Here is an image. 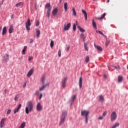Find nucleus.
Here are the masks:
<instances>
[{"mask_svg": "<svg viewBox=\"0 0 128 128\" xmlns=\"http://www.w3.org/2000/svg\"><path fill=\"white\" fill-rule=\"evenodd\" d=\"M45 8L48 9V10H52V7H50V3H48L46 4Z\"/></svg>", "mask_w": 128, "mask_h": 128, "instance_id": "obj_18", "label": "nucleus"}, {"mask_svg": "<svg viewBox=\"0 0 128 128\" xmlns=\"http://www.w3.org/2000/svg\"><path fill=\"white\" fill-rule=\"evenodd\" d=\"M76 94L72 96L70 106L72 104L73 102H74V100H76Z\"/></svg>", "mask_w": 128, "mask_h": 128, "instance_id": "obj_11", "label": "nucleus"}, {"mask_svg": "<svg viewBox=\"0 0 128 128\" xmlns=\"http://www.w3.org/2000/svg\"><path fill=\"white\" fill-rule=\"evenodd\" d=\"M68 116V112L63 111L62 112V115L61 116L60 118V122L59 124V126H62L64 124V122H66V118Z\"/></svg>", "mask_w": 128, "mask_h": 128, "instance_id": "obj_1", "label": "nucleus"}, {"mask_svg": "<svg viewBox=\"0 0 128 128\" xmlns=\"http://www.w3.org/2000/svg\"><path fill=\"white\" fill-rule=\"evenodd\" d=\"M9 56H10V55H8V54H6L4 55L3 58H4V62H8V60Z\"/></svg>", "mask_w": 128, "mask_h": 128, "instance_id": "obj_12", "label": "nucleus"}, {"mask_svg": "<svg viewBox=\"0 0 128 128\" xmlns=\"http://www.w3.org/2000/svg\"><path fill=\"white\" fill-rule=\"evenodd\" d=\"M94 47L96 48V44H94Z\"/></svg>", "mask_w": 128, "mask_h": 128, "instance_id": "obj_61", "label": "nucleus"}, {"mask_svg": "<svg viewBox=\"0 0 128 128\" xmlns=\"http://www.w3.org/2000/svg\"><path fill=\"white\" fill-rule=\"evenodd\" d=\"M124 80V78L122 77V76H118V82H122Z\"/></svg>", "mask_w": 128, "mask_h": 128, "instance_id": "obj_21", "label": "nucleus"}, {"mask_svg": "<svg viewBox=\"0 0 128 128\" xmlns=\"http://www.w3.org/2000/svg\"><path fill=\"white\" fill-rule=\"evenodd\" d=\"M84 48L86 50H87V52H88V44L86 43H84Z\"/></svg>", "mask_w": 128, "mask_h": 128, "instance_id": "obj_30", "label": "nucleus"}, {"mask_svg": "<svg viewBox=\"0 0 128 128\" xmlns=\"http://www.w3.org/2000/svg\"><path fill=\"white\" fill-rule=\"evenodd\" d=\"M54 44V40H52L50 41V48H53Z\"/></svg>", "mask_w": 128, "mask_h": 128, "instance_id": "obj_34", "label": "nucleus"}, {"mask_svg": "<svg viewBox=\"0 0 128 128\" xmlns=\"http://www.w3.org/2000/svg\"><path fill=\"white\" fill-rule=\"evenodd\" d=\"M42 94H40L39 97V100H42Z\"/></svg>", "mask_w": 128, "mask_h": 128, "instance_id": "obj_48", "label": "nucleus"}, {"mask_svg": "<svg viewBox=\"0 0 128 128\" xmlns=\"http://www.w3.org/2000/svg\"><path fill=\"white\" fill-rule=\"evenodd\" d=\"M41 82H42V84H44L46 82V77H42Z\"/></svg>", "mask_w": 128, "mask_h": 128, "instance_id": "obj_28", "label": "nucleus"}, {"mask_svg": "<svg viewBox=\"0 0 128 128\" xmlns=\"http://www.w3.org/2000/svg\"><path fill=\"white\" fill-rule=\"evenodd\" d=\"M22 3L21 2H19V3L16 4V6L17 8H18V6H22Z\"/></svg>", "mask_w": 128, "mask_h": 128, "instance_id": "obj_42", "label": "nucleus"}, {"mask_svg": "<svg viewBox=\"0 0 128 128\" xmlns=\"http://www.w3.org/2000/svg\"><path fill=\"white\" fill-rule=\"evenodd\" d=\"M82 12L84 16L85 20H88V14L86 13V12L84 10H82Z\"/></svg>", "mask_w": 128, "mask_h": 128, "instance_id": "obj_13", "label": "nucleus"}, {"mask_svg": "<svg viewBox=\"0 0 128 128\" xmlns=\"http://www.w3.org/2000/svg\"><path fill=\"white\" fill-rule=\"evenodd\" d=\"M30 19H28L27 22H26V28L27 30H30Z\"/></svg>", "mask_w": 128, "mask_h": 128, "instance_id": "obj_6", "label": "nucleus"}, {"mask_svg": "<svg viewBox=\"0 0 128 128\" xmlns=\"http://www.w3.org/2000/svg\"><path fill=\"white\" fill-rule=\"evenodd\" d=\"M86 62H90V56H86V58L85 59Z\"/></svg>", "mask_w": 128, "mask_h": 128, "instance_id": "obj_39", "label": "nucleus"}, {"mask_svg": "<svg viewBox=\"0 0 128 128\" xmlns=\"http://www.w3.org/2000/svg\"><path fill=\"white\" fill-rule=\"evenodd\" d=\"M40 29H36V38H40Z\"/></svg>", "mask_w": 128, "mask_h": 128, "instance_id": "obj_16", "label": "nucleus"}, {"mask_svg": "<svg viewBox=\"0 0 128 128\" xmlns=\"http://www.w3.org/2000/svg\"><path fill=\"white\" fill-rule=\"evenodd\" d=\"M72 12H73L74 16H76V9L74 8H72Z\"/></svg>", "mask_w": 128, "mask_h": 128, "instance_id": "obj_33", "label": "nucleus"}, {"mask_svg": "<svg viewBox=\"0 0 128 128\" xmlns=\"http://www.w3.org/2000/svg\"><path fill=\"white\" fill-rule=\"evenodd\" d=\"M104 38H106V40H108V37H106V35H104Z\"/></svg>", "mask_w": 128, "mask_h": 128, "instance_id": "obj_56", "label": "nucleus"}, {"mask_svg": "<svg viewBox=\"0 0 128 128\" xmlns=\"http://www.w3.org/2000/svg\"><path fill=\"white\" fill-rule=\"evenodd\" d=\"M50 9L47 10V17L48 18L50 16Z\"/></svg>", "mask_w": 128, "mask_h": 128, "instance_id": "obj_32", "label": "nucleus"}, {"mask_svg": "<svg viewBox=\"0 0 128 128\" xmlns=\"http://www.w3.org/2000/svg\"><path fill=\"white\" fill-rule=\"evenodd\" d=\"M115 68H116V66H115Z\"/></svg>", "mask_w": 128, "mask_h": 128, "instance_id": "obj_63", "label": "nucleus"}, {"mask_svg": "<svg viewBox=\"0 0 128 128\" xmlns=\"http://www.w3.org/2000/svg\"><path fill=\"white\" fill-rule=\"evenodd\" d=\"M2 26H0V32H2Z\"/></svg>", "mask_w": 128, "mask_h": 128, "instance_id": "obj_54", "label": "nucleus"}, {"mask_svg": "<svg viewBox=\"0 0 128 128\" xmlns=\"http://www.w3.org/2000/svg\"><path fill=\"white\" fill-rule=\"evenodd\" d=\"M26 126V122H23L21 124L20 126L18 127V128H24Z\"/></svg>", "mask_w": 128, "mask_h": 128, "instance_id": "obj_27", "label": "nucleus"}, {"mask_svg": "<svg viewBox=\"0 0 128 128\" xmlns=\"http://www.w3.org/2000/svg\"><path fill=\"white\" fill-rule=\"evenodd\" d=\"M60 2H62V0H60Z\"/></svg>", "mask_w": 128, "mask_h": 128, "instance_id": "obj_59", "label": "nucleus"}, {"mask_svg": "<svg viewBox=\"0 0 128 128\" xmlns=\"http://www.w3.org/2000/svg\"><path fill=\"white\" fill-rule=\"evenodd\" d=\"M97 50H99V52H102V48L100 47V46H96Z\"/></svg>", "mask_w": 128, "mask_h": 128, "instance_id": "obj_36", "label": "nucleus"}, {"mask_svg": "<svg viewBox=\"0 0 128 128\" xmlns=\"http://www.w3.org/2000/svg\"><path fill=\"white\" fill-rule=\"evenodd\" d=\"M18 95H16V96H15V98H14V100H18Z\"/></svg>", "mask_w": 128, "mask_h": 128, "instance_id": "obj_45", "label": "nucleus"}, {"mask_svg": "<svg viewBox=\"0 0 128 128\" xmlns=\"http://www.w3.org/2000/svg\"><path fill=\"white\" fill-rule=\"evenodd\" d=\"M104 96L102 95H100L99 96V100L100 102H104Z\"/></svg>", "mask_w": 128, "mask_h": 128, "instance_id": "obj_25", "label": "nucleus"}, {"mask_svg": "<svg viewBox=\"0 0 128 128\" xmlns=\"http://www.w3.org/2000/svg\"><path fill=\"white\" fill-rule=\"evenodd\" d=\"M108 44H110V41H108V40H106V46H108Z\"/></svg>", "mask_w": 128, "mask_h": 128, "instance_id": "obj_49", "label": "nucleus"}, {"mask_svg": "<svg viewBox=\"0 0 128 128\" xmlns=\"http://www.w3.org/2000/svg\"><path fill=\"white\" fill-rule=\"evenodd\" d=\"M35 26H40V22L38 21L36 22Z\"/></svg>", "mask_w": 128, "mask_h": 128, "instance_id": "obj_43", "label": "nucleus"}, {"mask_svg": "<svg viewBox=\"0 0 128 128\" xmlns=\"http://www.w3.org/2000/svg\"><path fill=\"white\" fill-rule=\"evenodd\" d=\"M62 52L60 51V49H59L58 50V56L60 58V56H62Z\"/></svg>", "mask_w": 128, "mask_h": 128, "instance_id": "obj_38", "label": "nucleus"}, {"mask_svg": "<svg viewBox=\"0 0 128 128\" xmlns=\"http://www.w3.org/2000/svg\"><path fill=\"white\" fill-rule=\"evenodd\" d=\"M92 24L94 28L96 30V23L94 20H92Z\"/></svg>", "mask_w": 128, "mask_h": 128, "instance_id": "obj_24", "label": "nucleus"}, {"mask_svg": "<svg viewBox=\"0 0 128 128\" xmlns=\"http://www.w3.org/2000/svg\"><path fill=\"white\" fill-rule=\"evenodd\" d=\"M32 74V69H31L27 74L28 78H30Z\"/></svg>", "mask_w": 128, "mask_h": 128, "instance_id": "obj_23", "label": "nucleus"}, {"mask_svg": "<svg viewBox=\"0 0 128 128\" xmlns=\"http://www.w3.org/2000/svg\"><path fill=\"white\" fill-rule=\"evenodd\" d=\"M32 57H29V58H28V60H32Z\"/></svg>", "mask_w": 128, "mask_h": 128, "instance_id": "obj_51", "label": "nucleus"}, {"mask_svg": "<svg viewBox=\"0 0 128 128\" xmlns=\"http://www.w3.org/2000/svg\"><path fill=\"white\" fill-rule=\"evenodd\" d=\"M104 78H107V77H106V76L105 74L104 75Z\"/></svg>", "mask_w": 128, "mask_h": 128, "instance_id": "obj_53", "label": "nucleus"}, {"mask_svg": "<svg viewBox=\"0 0 128 128\" xmlns=\"http://www.w3.org/2000/svg\"><path fill=\"white\" fill-rule=\"evenodd\" d=\"M70 46H68L67 47H66V51L67 52H68V50H70Z\"/></svg>", "mask_w": 128, "mask_h": 128, "instance_id": "obj_50", "label": "nucleus"}, {"mask_svg": "<svg viewBox=\"0 0 128 128\" xmlns=\"http://www.w3.org/2000/svg\"><path fill=\"white\" fill-rule=\"evenodd\" d=\"M14 30V26L10 25L9 28L8 32L9 34H12Z\"/></svg>", "mask_w": 128, "mask_h": 128, "instance_id": "obj_17", "label": "nucleus"}, {"mask_svg": "<svg viewBox=\"0 0 128 128\" xmlns=\"http://www.w3.org/2000/svg\"><path fill=\"white\" fill-rule=\"evenodd\" d=\"M20 108H22V104H19L18 107L15 108L14 110V114L18 112V110H20Z\"/></svg>", "mask_w": 128, "mask_h": 128, "instance_id": "obj_14", "label": "nucleus"}, {"mask_svg": "<svg viewBox=\"0 0 128 128\" xmlns=\"http://www.w3.org/2000/svg\"><path fill=\"white\" fill-rule=\"evenodd\" d=\"M106 114H108V112H104L102 114L103 116H106Z\"/></svg>", "mask_w": 128, "mask_h": 128, "instance_id": "obj_47", "label": "nucleus"}, {"mask_svg": "<svg viewBox=\"0 0 128 128\" xmlns=\"http://www.w3.org/2000/svg\"><path fill=\"white\" fill-rule=\"evenodd\" d=\"M2 2H4V0H2Z\"/></svg>", "mask_w": 128, "mask_h": 128, "instance_id": "obj_62", "label": "nucleus"}, {"mask_svg": "<svg viewBox=\"0 0 128 128\" xmlns=\"http://www.w3.org/2000/svg\"><path fill=\"white\" fill-rule=\"evenodd\" d=\"M66 82H68V78L65 77L62 80V88H66Z\"/></svg>", "mask_w": 128, "mask_h": 128, "instance_id": "obj_4", "label": "nucleus"}, {"mask_svg": "<svg viewBox=\"0 0 128 128\" xmlns=\"http://www.w3.org/2000/svg\"><path fill=\"white\" fill-rule=\"evenodd\" d=\"M32 40H30V44H32Z\"/></svg>", "mask_w": 128, "mask_h": 128, "instance_id": "obj_57", "label": "nucleus"}, {"mask_svg": "<svg viewBox=\"0 0 128 128\" xmlns=\"http://www.w3.org/2000/svg\"><path fill=\"white\" fill-rule=\"evenodd\" d=\"M71 24L70 23H68L67 24L64 25V30H68L70 28Z\"/></svg>", "mask_w": 128, "mask_h": 128, "instance_id": "obj_9", "label": "nucleus"}, {"mask_svg": "<svg viewBox=\"0 0 128 128\" xmlns=\"http://www.w3.org/2000/svg\"><path fill=\"white\" fill-rule=\"evenodd\" d=\"M77 28H78V29L81 32H84V30L80 26H78Z\"/></svg>", "mask_w": 128, "mask_h": 128, "instance_id": "obj_26", "label": "nucleus"}, {"mask_svg": "<svg viewBox=\"0 0 128 128\" xmlns=\"http://www.w3.org/2000/svg\"><path fill=\"white\" fill-rule=\"evenodd\" d=\"M88 114H90L89 111L84 110L83 111L81 112V116H85V122L86 124L88 122Z\"/></svg>", "mask_w": 128, "mask_h": 128, "instance_id": "obj_2", "label": "nucleus"}, {"mask_svg": "<svg viewBox=\"0 0 128 128\" xmlns=\"http://www.w3.org/2000/svg\"><path fill=\"white\" fill-rule=\"evenodd\" d=\"M106 2H110V0H107Z\"/></svg>", "mask_w": 128, "mask_h": 128, "instance_id": "obj_58", "label": "nucleus"}, {"mask_svg": "<svg viewBox=\"0 0 128 128\" xmlns=\"http://www.w3.org/2000/svg\"><path fill=\"white\" fill-rule=\"evenodd\" d=\"M36 108L38 112H40L41 110H42V106L40 104V102H38L37 104Z\"/></svg>", "mask_w": 128, "mask_h": 128, "instance_id": "obj_8", "label": "nucleus"}, {"mask_svg": "<svg viewBox=\"0 0 128 128\" xmlns=\"http://www.w3.org/2000/svg\"><path fill=\"white\" fill-rule=\"evenodd\" d=\"M116 112H113L112 114H111V117H110V120L111 122H114V120H116Z\"/></svg>", "mask_w": 128, "mask_h": 128, "instance_id": "obj_5", "label": "nucleus"}, {"mask_svg": "<svg viewBox=\"0 0 128 128\" xmlns=\"http://www.w3.org/2000/svg\"><path fill=\"white\" fill-rule=\"evenodd\" d=\"M98 120H104V117L103 116H99L98 118Z\"/></svg>", "mask_w": 128, "mask_h": 128, "instance_id": "obj_44", "label": "nucleus"}, {"mask_svg": "<svg viewBox=\"0 0 128 128\" xmlns=\"http://www.w3.org/2000/svg\"><path fill=\"white\" fill-rule=\"evenodd\" d=\"M76 24H74L73 25V30L74 32H76Z\"/></svg>", "mask_w": 128, "mask_h": 128, "instance_id": "obj_40", "label": "nucleus"}, {"mask_svg": "<svg viewBox=\"0 0 128 128\" xmlns=\"http://www.w3.org/2000/svg\"><path fill=\"white\" fill-rule=\"evenodd\" d=\"M52 14L53 16H56V14H58V9L56 8H55L52 11Z\"/></svg>", "mask_w": 128, "mask_h": 128, "instance_id": "obj_20", "label": "nucleus"}, {"mask_svg": "<svg viewBox=\"0 0 128 128\" xmlns=\"http://www.w3.org/2000/svg\"><path fill=\"white\" fill-rule=\"evenodd\" d=\"M50 82L46 83V84H44L42 87L40 88L39 90L40 92H42V90H45L46 88H48V86H50Z\"/></svg>", "mask_w": 128, "mask_h": 128, "instance_id": "obj_7", "label": "nucleus"}, {"mask_svg": "<svg viewBox=\"0 0 128 128\" xmlns=\"http://www.w3.org/2000/svg\"><path fill=\"white\" fill-rule=\"evenodd\" d=\"M104 16H106V13H104L100 18H98L97 20H103V18H104Z\"/></svg>", "mask_w": 128, "mask_h": 128, "instance_id": "obj_29", "label": "nucleus"}, {"mask_svg": "<svg viewBox=\"0 0 128 128\" xmlns=\"http://www.w3.org/2000/svg\"><path fill=\"white\" fill-rule=\"evenodd\" d=\"M83 42H84V40H83Z\"/></svg>", "mask_w": 128, "mask_h": 128, "instance_id": "obj_64", "label": "nucleus"}, {"mask_svg": "<svg viewBox=\"0 0 128 128\" xmlns=\"http://www.w3.org/2000/svg\"><path fill=\"white\" fill-rule=\"evenodd\" d=\"M120 126V123L116 122L112 126V128H116L117 126Z\"/></svg>", "mask_w": 128, "mask_h": 128, "instance_id": "obj_31", "label": "nucleus"}, {"mask_svg": "<svg viewBox=\"0 0 128 128\" xmlns=\"http://www.w3.org/2000/svg\"><path fill=\"white\" fill-rule=\"evenodd\" d=\"M27 106V107L26 108L25 112L26 114H28V112H32V102H28Z\"/></svg>", "mask_w": 128, "mask_h": 128, "instance_id": "obj_3", "label": "nucleus"}, {"mask_svg": "<svg viewBox=\"0 0 128 128\" xmlns=\"http://www.w3.org/2000/svg\"><path fill=\"white\" fill-rule=\"evenodd\" d=\"M96 32H98L100 34H102V36H104V33H102V31L100 30H96Z\"/></svg>", "mask_w": 128, "mask_h": 128, "instance_id": "obj_41", "label": "nucleus"}, {"mask_svg": "<svg viewBox=\"0 0 128 128\" xmlns=\"http://www.w3.org/2000/svg\"><path fill=\"white\" fill-rule=\"evenodd\" d=\"M26 84H25L24 86H23V88H26Z\"/></svg>", "mask_w": 128, "mask_h": 128, "instance_id": "obj_55", "label": "nucleus"}, {"mask_svg": "<svg viewBox=\"0 0 128 128\" xmlns=\"http://www.w3.org/2000/svg\"><path fill=\"white\" fill-rule=\"evenodd\" d=\"M6 121V118L2 119L0 122V128H4V122Z\"/></svg>", "mask_w": 128, "mask_h": 128, "instance_id": "obj_10", "label": "nucleus"}, {"mask_svg": "<svg viewBox=\"0 0 128 128\" xmlns=\"http://www.w3.org/2000/svg\"><path fill=\"white\" fill-rule=\"evenodd\" d=\"M13 16H14V15H12V16H11V17L12 18H13Z\"/></svg>", "mask_w": 128, "mask_h": 128, "instance_id": "obj_60", "label": "nucleus"}, {"mask_svg": "<svg viewBox=\"0 0 128 128\" xmlns=\"http://www.w3.org/2000/svg\"><path fill=\"white\" fill-rule=\"evenodd\" d=\"M64 8L66 11L68 10V3L67 2H65L64 4Z\"/></svg>", "mask_w": 128, "mask_h": 128, "instance_id": "obj_35", "label": "nucleus"}, {"mask_svg": "<svg viewBox=\"0 0 128 128\" xmlns=\"http://www.w3.org/2000/svg\"><path fill=\"white\" fill-rule=\"evenodd\" d=\"M7 90L6 89H5L4 90V94H6V92H7Z\"/></svg>", "mask_w": 128, "mask_h": 128, "instance_id": "obj_52", "label": "nucleus"}, {"mask_svg": "<svg viewBox=\"0 0 128 128\" xmlns=\"http://www.w3.org/2000/svg\"><path fill=\"white\" fill-rule=\"evenodd\" d=\"M80 38H82V40H86V37H84V34L82 33L80 34Z\"/></svg>", "mask_w": 128, "mask_h": 128, "instance_id": "obj_37", "label": "nucleus"}, {"mask_svg": "<svg viewBox=\"0 0 128 128\" xmlns=\"http://www.w3.org/2000/svg\"><path fill=\"white\" fill-rule=\"evenodd\" d=\"M6 27L4 26L3 28L2 31V35L4 36V34H6Z\"/></svg>", "mask_w": 128, "mask_h": 128, "instance_id": "obj_19", "label": "nucleus"}, {"mask_svg": "<svg viewBox=\"0 0 128 128\" xmlns=\"http://www.w3.org/2000/svg\"><path fill=\"white\" fill-rule=\"evenodd\" d=\"M79 86L80 88H82V78L80 77L79 79Z\"/></svg>", "mask_w": 128, "mask_h": 128, "instance_id": "obj_15", "label": "nucleus"}, {"mask_svg": "<svg viewBox=\"0 0 128 128\" xmlns=\"http://www.w3.org/2000/svg\"><path fill=\"white\" fill-rule=\"evenodd\" d=\"M26 48H28V46H24L22 50V54H26Z\"/></svg>", "mask_w": 128, "mask_h": 128, "instance_id": "obj_22", "label": "nucleus"}, {"mask_svg": "<svg viewBox=\"0 0 128 128\" xmlns=\"http://www.w3.org/2000/svg\"><path fill=\"white\" fill-rule=\"evenodd\" d=\"M10 112H12V110H8L6 112V114H10Z\"/></svg>", "mask_w": 128, "mask_h": 128, "instance_id": "obj_46", "label": "nucleus"}]
</instances>
